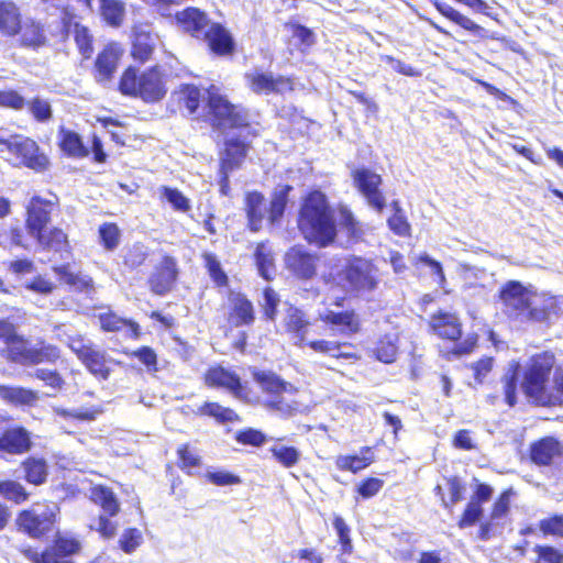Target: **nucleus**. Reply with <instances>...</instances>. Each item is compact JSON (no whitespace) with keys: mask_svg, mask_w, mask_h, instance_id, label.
I'll return each mask as SVG.
<instances>
[{"mask_svg":"<svg viewBox=\"0 0 563 563\" xmlns=\"http://www.w3.org/2000/svg\"><path fill=\"white\" fill-rule=\"evenodd\" d=\"M553 365V354L541 353L530 358L525 372L522 389L530 399L541 406H551V402H555L552 398V391L548 389L549 376Z\"/></svg>","mask_w":563,"mask_h":563,"instance_id":"nucleus-4","label":"nucleus"},{"mask_svg":"<svg viewBox=\"0 0 563 563\" xmlns=\"http://www.w3.org/2000/svg\"><path fill=\"white\" fill-rule=\"evenodd\" d=\"M76 44L84 57L89 58L92 54L91 35L87 27L76 23L74 25Z\"/></svg>","mask_w":563,"mask_h":563,"instance_id":"nucleus-58","label":"nucleus"},{"mask_svg":"<svg viewBox=\"0 0 563 563\" xmlns=\"http://www.w3.org/2000/svg\"><path fill=\"white\" fill-rule=\"evenodd\" d=\"M53 411L56 415L64 418H74L82 421H92L98 417V415L101 413L102 410L99 408H81L67 410L60 407H53Z\"/></svg>","mask_w":563,"mask_h":563,"instance_id":"nucleus-53","label":"nucleus"},{"mask_svg":"<svg viewBox=\"0 0 563 563\" xmlns=\"http://www.w3.org/2000/svg\"><path fill=\"white\" fill-rule=\"evenodd\" d=\"M162 196L180 212H188L191 209L190 200L178 189L163 186L161 188Z\"/></svg>","mask_w":563,"mask_h":563,"instance_id":"nucleus-52","label":"nucleus"},{"mask_svg":"<svg viewBox=\"0 0 563 563\" xmlns=\"http://www.w3.org/2000/svg\"><path fill=\"white\" fill-rule=\"evenodd\" d=\"M30 432L22 427L7 429L0 437V452L19 455L31 449Z\"/></svg>","mask_w":563,"mask_h":563,"instance_id":"nucleus-16","label":"nucleus"},{"mask_svg":"<svg viewBox=\"0 0 563 563\" xmlns=\"http://www.w3.org/2000/svg\"><path fill=\"white\" fill-rule=\"evenodd\" d=\"M90 499L103 511L91 529L96 530L103 539H113L117 536L118 523L110 517H114L120 510L118 498L110 488L97 485L90 489Z\"/></svg>","mask_w":563,"mask_h":563,"instance_id":"nucleus-10","label":"nucleus"},{"mask_svg":"<svg viewBox=\"0 0 563 563\" xmlns=\"http://www.w3.org/2000/svg\"><path fill=\"white\" fill-rule=\"evenodd\" d=\"M245 212L249 228L254 232L258 231L268 214L265 197L257 191L247 192L245 196Z\"/></svg>","mask_w":563,"mask_h":563,"instance_id":"nucleus-20","label":"nucleus"},{"mask_svg":"<svg viewBox=\"0 0 563 563\" xmlns=\"http://www.w3.org/2000/svg\"><path fill=\"white\" fill-rule=\"evenodd\" d=\"M43 250L53 252H68L67 235L62 229H44L40 234L33 236Z\"/></svg>","mask_w":563,"mask_h":563,"instance_id":"nucleus-30","label":"nucleus"},{"mask_svg":"<svg viewBox=\"0 0 563 563\" xmlns=\"http://www.w3.org/2000/svg\"><path fill=\"white\" fill-rule=\"evenodd\" d=\"M21 29V15L16 5L12 2L0 1V32L5 35H14Z\"/></svg>","mask_w":563,"mask_h":563,"instance_id":"nucleus-31","label":"nucleus"},{"mask_svg":"<svg viewBox=\"0 0 563 563\" xmlns=\"http://www.w3.org/2000/svg\"><path fill=\"white\" fill-rule=\"evenodd\" d=\"M62 341L68 345L79 360L93 346V343L90 340L76 333H65Z\"/></svg>","mask_w":563,"mask_h":563,"instance_id":"nucleus-55","label":"nucleus"},{"mask_svg":"<svg viewBox=\"0 0 563 563\" xmlns=\"http://www.w3.org/2000/svg\"><path fill=\"white\" fill-rule=\"evenodd\" d=\"M560 443L553 438H544L531 446V459L534 463L548 465L560 454Z\"/></svg>","mask_w":563,"mask_h":563,"instance_id":"nucleus-33","label":"nucleus"},{"mask_svg":"<svg viewBox=\"0 0 563 563\" xmlns=\"http://www.w3.org/2000/svg\"><path fill=\"white\" fill-rule=\"evenodd\" d=\"M101 328L106 331H120L125 330L131 336L139 335V324L135 322L122 319L114 313L100 314Z\"/></svg>","mask_w":563,"mask_h":563,"instance_id":"nucleus-39","label":"nucleus"},{"mask_svg":"<svg viewBox=\"0 0 563 563\" xmlns=\"http://www.w3.org/2000/svg\"><path fill=\"white\" fill-rule=\"evenodd\" d=\"M433 4L443 16H445L449 20H451L452 22L456 23L464 30L470 31L474 34H479L483 31V27L481 25L475 23L470 18L460 13L451 5H449L446 3L439 2L438 0L433 1Z\"/></svg>","mask_w":563,"mask_h":563,"instance_id":"nucleus-36","label":"nucleus"},{"mask_svg":"<svg viewBox=\"0 0 563 563\" xmlns=\"http://www.w3.org/2000/svg\"><path fill=\"white\" fill-rule=\"evenodd\" d=\"M60 353L57 346L52 344H41L40 347H33L32 364L43 362L53 363L59 358Z\"/></svg>","mask_w":563,"mask_h":563,"instance_id":"nucleus-59","label":"nucleus"},{"mask_svg":"<svg viewBox=\"0 0 563 563\" xmlns=\"http://www.w3.org/2000/svg\"><path fill=\"white\" fill-rule=\"evenodd\" d=\"M0 495L15 504H21L29 497L24 487L15 481L0 482Z\"/></svg>","mask_w":563,"mask_h":563,"instance_id":"nucleus-49","label":"nucleus"},{"mask_svg":"<svg viewBox=\"0 0 563 563\" xmlns=\"http://www.w3.org/2000/svg\"><path fill=\"white\" fill-rule=\"evenodd\" d=\"M181 101L188 110L189 114H196L201 100L208 101L207 90L201 93V91L195 86H184L180 90Z\"/></svg>","mask_w":563,"mask_h":563,"instance_id":"nucleus-47","label":"nucleus"},{"mask_svg":"<svg viewBox=\"0 0 563 563\" xmlns=\"http://www.w3.org/2000/svg\"><path fill=\"white\" fill-rule=\"evenodd\" d=\"M206 478L213 485L217 486H229L241 483V478L224 470H208Z\"/></svg>","mask_w":563,"mask_h":563,"instance_id":"nucleus-60","label":"nucleus"},{"mask_svg":"<svg viewBox=\"0 0 563 563\" xmlns=\"http://www.w3.org/2000/svg\"><path fill=\"white\" fill-rule=\"evenodd\" d=\"M291 189V186L288 185H279L276 187L268 209V220L272 223L276 222L284 214L287 197Z\"/></svg>","mask_w":563,"mask_h":563,"instance_id":"nucleus-43","label":"nucleus"},{"mask_svg":"<svg viewBox=\"0 0 563 563\" xmlns=\"http://www.w3.org/2000/svg\"><path fill=\"white\" fill-rule=\"evenodd\" d=\"M0 397L15 405H32L38 399L37 394L31 389L11 386H0Z\"/></svg>","mask_w":563,"mask_h":563,"instance_id":"nucleus-38","label":"nucleus"},{"mask_svg":"<svg viewBox=\"0 0 563 563\" xmlns=\"http://www.w3.org/2000/svg\"><path fill=\"white\" fill-rule=\"evenodd\" d=\"M22 30V42L27 46H40L44 44L45 36L40 24L31 23L25 24Z\"/></svg>","mask_w":563,"mask_h":563,"instance_id":"nucleus-56","label":"nucleus"},{"mask_svg":"<svg viewBox=\"0 0 563 563\" xmlns=\"http://www.w3.org/2000/svg\"><path fill=\"white\" fill-rule=\"evenodd\" d=\"M29 110L38 122H46L52 118V107L48 100L36 97L29 101Z\"/></svg>","mask_w":563,"mask_h":563,"instance_id":"nucleus-57","label":"nucleus"},{"mask_svg":"<svg viewBox=\"0 0 563 563\" xmlns=\"http://www.w3.org/2000/svg\"><path fill=\"white\" fill-rule=\"evenodd\" d=\"M57 137L65 155L73 158H85L89 155L90 152L78 133L60 126Z\"/></svg>","mask_w":563,"mask_h":563,"instance_id":"nucleus-23","label":"nucleus"},{"mask_svg":"<svg viewBox=\"0 0 563 563\" xmlns=\"http://www.w3.org/2000/svg\"><path fill=\"white\" fill-rule=\"evenodd\" d=\"M57 206V198L34 196L26 206V229L31 236L40 234L51 222V214Z\"/></svg>","mask_w":563,"mask_h":563,"instance_id":"nucleus-12","label":"nucleus"},{"mask_svg":"<svg viewBox=\"0 0 563 563\" xmlns=\"http://www.w3.org/2000/svg\"><path fill=\"white\" fill-rule=\"evenodd\" d=\"M25 470V478L29 483L40 485L45 482L47 476V466L42 459H27L23 463Z\"/></svg>","mask_w":563,"mask_h":563,"instance_id":"nucleus-45","label":"nucleus"},{"mask_svg":"<svg viewBox=\"0 0 563 563\" xmlns=\"http://www.w3.org/2000/svg\"><path fill=\"white\" fill-rule=\"evenodd\" d=\"M334 282L346 291L369 292L378 286L377 268L369 260L350 257L345 260V264L334 277Z\"/></svg>","mask_w":563,"mask_h":563,"instance_id":"nucleus-7","label":"nucleus"},{"mask_svg":"<svg viewBox=\"0 0 563 563\" xmlns=\"http://www.w3.org/2000/svg\"><path fill=\"white\" fill-rule=\"evenodd\" d=\"M178 26L197 38L207 41L210 49L218 55L233 51L230 33L218 23H209L207 15L197 8H187L176 14Z\"/></svg>","mask_w":563,"mask_h":563,"instance_id":"nucleus-3","label":"nucleus"},{"mask_svg":"<svg viewBox=\"0 0 563 563\" xmlns=\"http://www.w3.org/2000/svg\"><path fill=\"white\" fill-rule=\"evenodd\" d=\"M99 236L104 249L113 251L120 244L121 232L114 223H103L99 228Z\"/></svg>","mask_w":563,"mask_h":563,"instance_id":"nucleus-50","label":"nucleus"},{"mask_svg":"<svg viewBox=\"0 0 563 563\" xmlns=\"http://www.w3.org/2000/svg\"><path fill=\"white\" fill-rule=\"evenodd\" d=\"M59 280L69 286L73 290L91 294L95 291V283L91 276L80 271L73 269L70 264L53 267Z\"/></svg>","mask_w":563,"mask_h":563,"instance_id":"nucleus-18","label":"nucleus"},{"mask_svg":"<svg viewBox=\"0 0 563 563\" xmlns=\"http://www.w3.org/2000/svg\"><path fill=\"white\" fill-rule=\"evenodd\" d=\"M157 42V36L150 32L140 30L134 34L132 56L144 63L150 59Z\"/></svg>","mask_w":563,"mask_h":563,"instance_id":"nucleus-32","label":"nucleus"},{"mask_svg":"<svg viewBox=\"0 0 563 563\" xmlns=\"http://www.w3.org/2000/svg\"><path fill=\"white\" fill-rule=\"evenodd\" d=\"M291 32L292 44L299 48L301 53H306L316 43L314 33L300 24L287 25Z\"/></svg>","mask_w":563,"mask_h":563,"instance_id":"nucleus-44","label":"nucleus"},{"mask_svg":"<svg viewBox=\"0 0 563 563\" xmlns=\"http://www.w3.org/2000/svg\"><path fill=\"white\" fill-rule=\"evenodd\" d=\"M309 325L310 322L303 311L291 306L286 310L284 327L295 345L301 346L303 344Z\"/></svg>","mask_w":563,"mask_h":563,"instance_id":"nucleus-19","label":"nucleus"},{"mask_svg":"<svg viewBox=\"0 0 563 563\" xmlns=\"http://www.w3.org/2000/svg\"><path fill=\"white\" fill-rule=\"evenodd\" d=\"M255 260L261 276L271 279L273 272V255L268 246L264 243L257 245L255 251Z\"/></svg>","mask_w":563,"mask_h":563,"instance_id":"nucleus-48","label":"nucleus"},{"mask_svg":"<svg viewBox=\"0 0 563 563\" xmlns=\"http://www.w3.org/2000/svg\"><path fill=\"white\" fill-rule=\"evenodd\" d=\"M58 514L55 504H34L18 514L15 525L29 537L40 539L52 532Z\"/></svg>","mask_w":563,"mask_h":563,"instance_id":"nucleus-9","label":"nucleus"},{"mask_svg":"<svg viewBox=\"0 0 563 563\" xmlns=\"http://www.w3.org/2000/svg\"><path fill=\"white\" fill-rule=\"evenodd\" d=\"M100 12L108 24L119 26L124 18V3L120 0H99Z\"/></svg>","mask_w":563,"mask_h":563,"instance_id":"nucleus-42","label":"nucleus"},{"mask_svg":"<svg viewBox=\"0 0 563 563\" xmlns=\"http://www.w3.org/2000/svg\"><path fill=\"white\" fill-rule=\"evenodd\" d=\"M80 548V542L75 538L58 537L52 549L60 556L66 558L78 553Z\"/></svg>","mask_w":563,"mask_h":563,"instance_id":"nucleus-63","label":"nucleus"},{"mask_svg":"<svg viewBox=\"0 0 563 563\" xmlns=\"http://www.w3.org/2000/svg\"><path fill=\"white\" fill-rule=\"evenodd\" d=\"M80 361L93 376L101 379H107L109 377L112 358L97 345L93 344Z\"/></svg>","mask_w":563,"mask_h":563,"instance_id":"nucleus-21","label":"nucleus"},{"mask_svg":"<svg viewBox=\"0 0 563 563\" xmlns=\"http://www.w3.org/2000/svg\"><path fill=\"white\" fill-rule=\"evenodd\" d=\"M254 309L252 302L242 294L231 292L229 296L228 321L234 327L253 323Z\"/></svg>","mask_w":563,"mask_h":563,"instance_id":"nucleus-15","label":"nucleus"},{"mask_svg":"<svg viewBox=\"0 0 563 563\" xmlns=\"http://www.w3.org/2000/svg\"><path fill=\"white\" fill-rule=\"evenodd\" d=\"M504 312L519 322H550L563 314V296L537 294L519 282H507L499 291Z\"/></svg>","mask_w":563,"mask_h":563,"instance_id":"nucleus-1","label":"nucleus"},{"mask_svg":"<svg viewBox=\"0 0 563 563\" xmlns=\"http://www.w3.org/2000/svg\"><path fill=\"white\" fill-rule=\"evenodd\" d=\"M297 393H286L279 394L275 398L265 399L264 406L283 417H290L297 411H299V402L294 398Z\"/></svg>","mask_w":563,"mask_h":563,"instance_id":"nucleus-34","label":"nucleus"},{"mask_svg":"<svg viewBox=\"0 0 563 563\" xmlns=\"http://www.w3.org/2000/svg\"><path fill=\"white\" fill-rule=\"evenodd\" d=\"M24 554L34 563H73L69 560H65V558L60 556L53 549L46 550L41 554L27 549L24 551Z\"/></svg>","mask_w":563,"mask_h":563,"instance_id":"nucleus-64","label":"nucleus"},{"mask_svg":"<svg viewBox=\"0 0 563 563\" xmlns=\"http://www.w3.org/2000/svg\"><path fill=\"white\" fill-rule=\"evenodd\" d=\"M148 251L143 244L136 243L132 245L124 255V264L130 268L141 266L147 258Z\"/></svg>","mask_w":563,"mask_h":563,"instance_id":"nucleus-61","label":"nucleus"},{"mask_svg":"<svg viewBox=\"0 0 563 563\" xmlns=\"http://www.w3.org/2000/svg\"><path fill=\"white\" fill-rule=\"evenodd\" d=\"M298 227L311 243L327 246L334 241L336 225L325 196L313 191L305 199L299 214Z\"/></svg>","mask_w":563,"mask_h":563,"instance_id":"nucleus-2","label":"nucleus"},{"mask_svg":"<svg viewBox=\"0 0 563 563\" xmlns=\"http://www.w3.org/2000/svg\"><path fill=\"white\" fill-rule=\"evenodd\" d=\"M119 88L123 95L140 97L146 102L158 101L166 93L165 84L157 67L141 75H137L134 68H128L121 77Z\"/></svg>","mask_w":563,"mask_h":563,"instance_id":"nucleus-6","label":"nucleus"},{"mask_svg":"<svg viewBox=\"0 0 563 563\" xmlns=\"http://www.w3.org/2000/svg\"><path fill=\"white\" fill-rule=\"evenodd\" d=\"M309 346L314 352L327 354L332 357H342L346 360L355 358L354 353L344 351V349L347 347L345 343L341 344L334 341L318 340L309 342Z\"/></svg>","mask_w":563,"mask_h":563,"instance_id":"nucleus-40","label":"nucleus"},{"mask_svg":"<svg viewBox=\"0 0 563 563\" xmlns=\"http://www.w3.org/2000/svg\"><path fill=\"white\" fill-rule=\"evenodd\" d=\"M33 346L20 335H15L5 346L0 347V354L9 361L22 365L32 364Z\"/></svg>","mask_w":563,"mask_h":563,"instance_id":"nucleus-25","label":"nucleus"},{"mask_svg":"<svg viewBox=\"0 0 563 563\" xmlns=\"http://www.w3.org/2000/svg\"><path fill=\"white\" fill-rule=\"evenodd\" d=\"M206 383L212 387L227 388L238 397H240L242 393L240 378L223 367L210 368L206 374Z\"/></svg>","mask_w":563,"mask_h":563,"instance_id":"nucleus-26","label":"nucleus"},{"mask_svg":"<svg viewBox=\"0 0 563 563\" xmlns=\"http://www.w3.org/2000/svg\"><path fill=\"white\" fill-rule=\"evenodd\" d=\"M483 516V508L477 500H470L462 518L459 521V527L465 529L474 526Z\"/></svg>","mask_w":563,"mask_h":563,"instance_id":"nucleus-62","label":"nucleus"},{"mask_svg":"<svg viewBox=\"0 0 563 563\" xmlns=\"http://www.w3.org/2000/svg\"><path fill=\"white\" fill-rule=\"evenodd\" d=\"M143 542L142 532L136 528H129L119 538L120 549L126 553H133Z\"/></svg>","mask_w":563,"mask_h":563,"instance_id":"nucleus-51","label":"nucleus"},{"mask_svg":"<svg viewBox=\"0 0 563 563\" xmlns=\"http://www.w3.org/2000/svg\"><path fill=\"white\" fill-rule=\"evenodd\" d=\"M0 397L15 405H32L38 399L37 394L31 389L11 386H0Z\"/></svg>","mask_w":563,"mask_h":563,"instance_id":"nucleus-37","label":"nucleus"},{"mask_svg":"<svg viewBox=\"0 0 563 563\" xmlns=\"http://www.w3.org/2000/svg\"><path fill=\"white\" fill-rule=\"evenodd\" d=\"M254 379L260 385L261 389L267 394L266 399H272L286 393H297V388L291 384L283 382L273 373L256 372L254 373Z\"/></svg>","mask_w":563,"mask_h":563,"instance_id":"nucleus-27","label":"nucleus"},{"mask_svg":"<svg viewBox=\"0 0 563 563\" xmlns=\"http://www.w3.org/2000/svg\"><path fill=\"white\" fill-rule=\"evenodd\" d=\"M374 462V454L368 446L362 448L360 455H339L335 459V466L340 471L357 473Z\"/></svg>","mask_w":563,"mask_h":563,"instance_id":"nucleus-29","label":"nucleus"},{"mask_svg":"<svg viewBox=\"0 0 563 563\" xmlns=\"http://www.w3.org/2000/svg\"><path fill=\"white\" fill-rule=\"evenodd\" d=\"M208 103L210 121L219 130L244 128L247 125V112L238 106L232 104L220 93V90L211 86L208 90Z\"/></svg>","mask_w":563,"mask_h":563,"instance_id":"nucleus-8","label":"nucleus"},{"mask_svg":"<svg viewBox=\"0 0 563 563\" xmlns=\"http://www.w3.org/2000/svg\"><path fill=\"white\" fill-rule=\"evenodd\" d=\"M201 411L205 415L214 417L221 422H233L239 419L238 415L232 409L222 407L217 402H207L201 408Z\"/></svg>","mask_w":563,"mask_h":563,"instance_id":"nucleus-54","label":"nucleus"},{"mask_svg":"<svg viewBox=\"0 0 563 563\" xmlns=\"http://www.w3.org/2000/svg\"><path fill=\"white\" fill-rule=\"evenodd\" d=\"M340 225L346 232L351 242H357L363 236L362 225L355 220L352 212L343 207L340 209Z\"/></svg>","mask_w":563,"mask_h":563,"instance_id":"nucleus-46","label":"nucleus"},{"mask_svg":"<svg viewBox=\"0 0 563 563\" xmlns=\"http://www.w3.org/2000/svg\"><path fill=\"white\" fill-rule=\"evenodd\" d=\"M430 325L441 338L457 340L461 336V323L456 316L440 311L432 316Z\"/></svg>","mask_w":563,"mask_h":563,"instance_id":"nucleus-24","label":"nucleus"},{"mask_svg":"<svg viewBox=\"0 0 563 563\" xmlns=\"http://www.w3.org/2000/svg\"><path fill=\"white\" fill-rule=\"evenodd\" d=\"M247 146L244 142L230 139L225 142V150L221 157L222 170L233 172L239 168L246 156Z\"/></svg>","mask_w":563,"mask_h":563,"instance_id":"nucleus-28","label":"nucleus"},{"mask_svg":"<svg viewBox=\"0 0 563 563\" xmlns=\"http://www.w3.org/2000/svg\"><path fill=\"white\" fill-rule=\"evenodd\" d=\"M321 319L327 323L340 327L341 332L344 334H353L360 330L358 319L353 311H327L324 314H321Z\"/></svg>","mask_w":563,"mask_h":563,"instance_id":"nucleus-35","label":"nucleus"},{"mask_svg":"<svg viewBox=\"0 0 563 563\" xmlns=\"http://www.w3.org/2000/svg\"><path fill=\"white\" fill-rule=\"evenodd\" d=\"M246 86L257 95L285 93L294 90V81L289 77L274 76L258 69L245 74Z\"/></svg>","mask_w":563,"mask_h":563,"instance_id":"nucleus-11","label":"nucleus"},{"mask_svg":"<svg viewBox=\"0 0 563 563\" xmlns=\"http://www.w3.org/2000/svg\"><path fill=\"white\" fill-rule=\"evenodd\" d=\"M352 177L354 185L365 197L367 203L377 211H382L386 205L385 197L378 189L382 177L367 168L355 169Z\"/></svg>","mask_w":563,"mask_h":563,"instance_id":"nucleus-13","label":"nucleus"},{"mask_svg":"<svg viewBox=\"0 0 563 563\" xmlns=\"http://www.w3.org/2000/svg\"><path fill=\"white\" fill-rule=\"evenodd\" d=\"M317 258L301 247H292L285 255L288 269L301 278H310L316 273Z\"/></svg>","mask_w":563,"mask_h":563,"instance_id":"nucleus-17","label":"nucleus"},{"mask_svg":"<svg viewBox=\"0 0 563 563\" xmlns=\"http://www.w3.org/2000/svg\"><path fill=\"white\" fill-rule=\"evenodd\" d=\"M0 153L14 166H25L41 172L47 165V158L40 153L37 144L23 135H8L0 131Z\"/></svg>","mask_w":563,"mask_h":563,"instance_id":"nucleus-5","label":"nucleus"},{"mask_svg":"<svg viewBox=\"0 0 563 563\" xmlns=\"http://www.w3.org/2000/svg\"><path fill=\"white\" fill-rule=\"evenodd\" d=\"M271 453L274 459L286 468L295 466L300 457L301 453L295 446H288L278 440L271 449Z\"/></svg>","mask_w":563,"mask_h":563,"instance_id":"nucleus-41","label":"nucleus"},{"mask_svg":"<svg viewBox=\"0 0 563 563\" xmlns=\"http://www.w3.org/2000/svg\"><path fill=\"white\" fill-rule=\"evenodd\" d=\"M122 55V49L118 44H109L99 55L96 60V68L99 81L109 80L118 67L119 59Z\"/></svg>","mask_w":563,"mask_h":563,"instance_id":"nucleus-22","label":"nucleus"},{"mask_svg":"<svg viewBox=\"0 0 563 563\" xmlns=\"http://www.w3.org/2000/svg\"><path fill=\"white\" fill-rule=\"evenodd\" d=\"M177 275L176 261L165 256L148 278L151 290L159 296L167 294L176 282Z\"/></svg>","mask_w":563,"mask_h":563,"instance_id":"nucleus-14","label":"nucleus"}]
</instances>
